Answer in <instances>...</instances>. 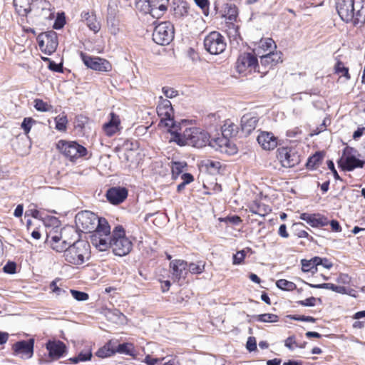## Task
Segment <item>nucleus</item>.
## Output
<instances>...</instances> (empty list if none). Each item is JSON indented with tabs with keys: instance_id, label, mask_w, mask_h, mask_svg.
I'll return each mask as SVG.
<instances>
[{
	"instance_id": "1",
	"label": "nucleus",
	"mask_w": 365,
	"mask_h": 365,
	"mask_svg": "<svg viewBox=\"0 0 365 365\" xmlns=\"http://www.w3.org/2000/svg\"><path fill=\"white\" fill-rule=\"evenodd\" d=\"M76 227L83 232H90L91 242L94 247H103L102 244H106L102 240V235L108 232L109 224L105 218L98 217L90 211H83L76 216Z\"/></svg>"
},
{
	"instance_id": "2",
	"label": "nucleus",
	"mask_w": 365,
	"mask_h": 365,
	"mask_svg": "<svg viewBox=\"0 0 365 365\" xmlns=\"http://www.w3.org/2000/svg\"><path fill=\"white\" fill-rule=\"evenodd\" d=\"M187 120H182L178 128L173 130L170 142H175L180 146L191 145L202 148L209 145L210 136L209 133L197 127H189Z\"/></svg>"
},
{
	"instance_id": "3",
	"label": "nucleus",
	"mask_w": 365,
	"mask_h": 365,
	"mask_svg": "<svg viewBox=\"0 0 365 365\" xmlns=\"http://www.w3.org/2000/svg\"><path fill=\"white\" fill-rule=\"evenodd\" d=\"M102 240L106 244H102L103 247H95L100 252H104L111 248L114 255L118 256H125L132 250L133 243L130 240L125 236V232L120 225L116 226L113 232H110V227L108 226V232L102 235Z\"/></svg>"
},
{
	"instance_id": "4",
	"label": "nucleus",
	"mask_w": 365,
	"mask_h": 365,
	"mask_svg": "<svg viewBox=\"0 0 365 365\" xmlns=\"http://www.w3.org/2000/svg\"><path fill=\"white\" fill-rule=\"evenodd\" d=\"M63 257L69 263L82 264L90 257V245L83 240L76 241L70 245Z\"/></svg>"
},
{
	"instance_id": "5",
	"label": "nucleus",
	"mask_w": 365,
	"mask_h": 365,
	"mask_svg": "<svg viewBox=\"0 0 365 365\" xmlns=\"http://www.w3.org/2000/svg\"><path fill=\"white\" fill-rule=\"evenodd\" d=\"M168 4L169 0H136L135 7L139 11L158 19L165 12Z\"/></svg>"
},
{
	"instance_id": "6",
	"label": "nucleus",
	"mask_w": 365,
	"mask_h": 365,
	"mask_svg": "<svg viewBox=\"0 0 365 365\" xmlns=\"http://www.w3.org/2000/svg\"><path fill=\"white\" fill-rule=\"evenodd\" d=\"M66 230L60 231L57 228H53L47 234V243L51 249L57 252H66L71 242H68L65 236Z\"/></svg>"
},
{
	"instance_id": "7",
	"label": "nucleus",
	"mask_w": 365,
	"mask_h": 365,
	"mask_svg": "<svg viewBox=\"0 0 365 365\" xmlns=\"http://www.w3.org/2000/svg\"><path fill=\"white\" fill-rule=\"evenodd\" d=\"M174 37V28L169 21L161 22L155 27L153 40L159 45H168Z\"/></svg>"
},
{
	"instance_id": "8",
	"label": "nucleus",
	"mask_w": 365,
	"mask_h": 365,
	"mask_svg": "<svg viewBox=\"0 0 365 365\" xmlns=\"http://www.w3.org/2000/svg\"><path fill=\"white\" fill-rule=\"evenodd\" d=\"M365 163L364 160L358 158L356 150L350 147H346L339 161V165L343 170H353L357 168H362Z\"/></svg>"
},
{
	"instance_id": "9",
	"label": "nucleus",
	"mask_w": 365,
	"mask_h": 365,
	"mask_svg": "<svg viewBox=\"0 0 365 365\" xmlns=\"http://www.w3.org/2000/svg\"><path fill=\"white\" fill-rule=\"evenodd\" d=\"M57 148L71 160L85 156L87 153L86 148L74 141L60 140L57 143Z\"/></svg>"
},
{
	"instance_id": "10",
	"label": "nucleus",
	"mask_w": 365,
	"mask_h": 365,
	"mask_svg": "<svg viewBox=\"0 0 365 365\" xmlns=\"http://www.w3.org/2000/svg\"><path fill=\"white\" fill-rule=\"evenodd\" d=\"M81 58L85 66L91 70L99 73H108L112 71L111 63L106 58L89 56L83 53H81Z\"/></svg>"
},
{
	"instance_id": "11",
	"label": "nucleus",
	"mask_w": 365,
	"mask_h": 365,
	"mask_svg": "<svg viewBox=\"0 0 365 365\" xmlns=\"http://www.w3.org/2000/svg\"><path fill=\"white\" fill-rule=\"evenodd\" d=\"M259 68L257 58L249 53L241 54L236 62L237 72L245 76L251 73L252 71H257Z\"/></svg>"
},
{
	"instance_id": "12",
	"label": "nucleus",
	"mask_w": 365,
	"mask_h": 365,
	"mask_svg": "<svg viewBox=\"0 0 365 365\" xmlns=\"http://www.w3.org/2000/svg\"><path fill=\"white\" fill-rule=\"evenodd\" d=\"M204 46L210 53L216 55L224 51L226 43L224 37L220 33L213 31L205 37Z\"/></svg>"
},
{
	"instance_id": "13",
	"label": "nucleus",
	"mask_w": 365,
	"mask_h": 365,
	"mask_svg": "<svg viewBox=\"0 0 365 365\" xmlns=\"http://www.w3.org/2000/svg\"><path fill=\"white\" fill-rule=\"evenodd\" d=\"M38 41L41 51L47 55L53 53L58 46L57 34L53 31L41 34Z\"/></svg>"
},
{
	"instance_id": "14",
	"label": "nucleus",
	"mask_w": 365,
	"mask_h": 365,
	"mask_svg": "<svg viewBox=\"0 0 365 365\" xmlns=\"http://www.w3.org/2000/svg\"><path fill=\"white\" fill-rule=\"evenodd\" d=\"M227 136L222 133L221 136L210 138L209 145L220 153L228 155L236 153L237 150L236 145L230 142Z\"/></svg>"
},
{
	"instance_id": "15",
	"label": "nucleus",
	"mask_w": 365,
	"mask_h": 365,
	"mask_svg": "<svg viewBox=\"0 0 365 365\" xmlns=\"http://www.w3.org/2000/svg\"><path fill=\"white\" fill-rule=\"evenodd\" d=\"M260 63L258 73H266L268 70L272 68L277 64L282 62L281 52L269 51L267 53L259 55Z\"/></svg>"
},
{
	"instance_id": "16",
	"label": "nucleus",
	"mask_w": 365,
	"mask_h": 365,
	"mask_svg": "<svg viewBox=\"0 0 365 365\" xmlns=\"http://www.w3.org/2000/svg\"><path fill=\"white\" fill-rule=\"evenodd\" d=\"M157 112L160 118L159 126L161 128H167L168 131L170 133V136L173 134L175 130L178 128V125H180V122L175 123L173 118L174 112H168V110L160 106H157Z\"/></svg>"
},
{
	"instance_id": "17",
	"label": "nucleus",
	"mask_w": 365,
	"mask_h": 365,
	"mask_svg": "<svg viewBox=\"0 0 365 365\" xmlns=\"http://www.w3.org/2000/svg\"><path fill=\"white\" fill-rule=\"evenodd\" d=\"M277 158L284 168H292L299 163V156L291 148H279L277 150Z\"/></svg>"
},
{
	"instance_id": "18",
	"label": "nucleus",
	"mask_w": 365,
	"mask_h": 365,
	"mask_svg": "<svg viewBox=\"0 0 365 365\" xmlns=\"http://www.w3.org/2000/svg\"><path fill=\"white\" fill-rule=\"evenodd\" d=\"M118 6L115 3L108 4L106 23L109 32L113 35H116L120 31V21L118 18Z\"/></svg>"
},
{
	"instance_id": "19",
	"label": "nucleus",
	"mask_w": 365,
	"mask_h": 365,
	"mask_svg": "<svg viewBox=\"0 0 365 365\" xmlns=\"http://www.w3.org/2000/svg\"><path fill=\"white\" fill-rule=\"evenodd\" d=\"M336 8L344 21L349 22L352 20L354 15V0H336Z\"/></svg>"
},
{
	"instance_id": "20",
	"label": "nucleus",
	"mask_w": 365,
	"mask_h": 365,
	"mask_svg": "<svg viewBox=\"0 0 365 365\" xmlns=\"http://www.w3.org/2000/svg\"><path fill=\"white\" fill-rule=\"evenodd\" d=\"M188 264L187 262L182 259H174L170 263V269L172 277L174 279L179 280L185 279L187 274Z\"/></svg>"
},
{
	"instance_id": "21",
	"label": "nucleus",
	"mask_w": 365,
	"mask_h": 365,
	"mask_svg": "<svg viewBox=\"0 0 365 365\" xmlns=\"http://www.w3.org/2000/svg\"><path fill=\"white\" fill-rule=\"evenodd\" d=\"M33 10L43 19H48L53 17L50 2L46 0H35L33 2Z\"/></svg>"
},
{
	"instance_id": "22",
	"label": "nucleus",
	"mask_w": 365,
	"mask_h": 365,
	"mask_svg": "<svg viewBox=\"0 0 365 365\" xmlns=\"http://www.w3.org/2000/svg\"><path fill=\"white\" fill-rule=\"evenodd\" d=\"M257 140L259 145L266 150H274L278 144L277 138L269 132H261Z\"/></svg>"
},
{
	"instance_id": "23",
	"label": "nucleus",
	"mask_w": 365,
	"mask_h": 365,
	"mask_svg": "<svg viewBox=\"0 0 365 365\" xmlns=\"http://www.w3.org/2000/svg\"><path fill=\"white\" fill-rule=\"evenodd\" d=\"M299 218L313 227H324L329 224L328 219L320 214L302 213Z\"/></svg>"
},
{
	"instance_id": "24",
	"label": "nucleus",
	"mask_w": 365,
	"mask_h": 365,
	"mask_svg": "<svg viewBox=\"0 0 365 365\" xmlns=\"http://www.w3.org/2000/svg\"><path fill=\"white\" fill-rule=\"evenodd\" d=\"M127 195V190L120 187L109 189L106 194L108 200L114 205L122 202L126 198Z\"/></svg>"
},
{
	"instance_id": "25",
	"label": "nucleus",
	"mask_w": 365,
	"mask_h": 365,
	"mask_svg": "<svg viewBox=\"0 0 365 365\" xmlns=\"http://www.w3.org/2000/svg\"><path fill=\"white\" fill-rule=\"evenodd\" d=\"M81 19L94 34H97L100 31L101 25L94 13L83 11L81 14Z\"/></svg>"
},
{
	"instance_id": "26",
	"label": "nucleus",
	"mask_w": 365,
	"mask_h": 365,
	"mask_svg": "<svg viewBox=\"0 0 365 365\" xmlns=\"http://www.w3.org/2000/svg\"><path fill=\"white\" fill-rule=\"evenodd\" d=\"M34 344V339L19 341L14 345V351L30 358L33 355Z\"/></svg>"
},
{
	"instance_id": "27",
	"label": "nucleus",
	"mask_w": 365,
	"mask_h": 365,
	"mask_svg": "<svg viewBox=\"0 0 365 365\" xmlns=\"http://www.w3.org/2000/svg\"><path fill=\"white\" fill-rule=\"evenodd\" d=\"M258 118L250 113L244 115L241 118V129L245 134L249 135L257 126Z\"/></svg>"
},
{
	"instance_id": "28",
	"label": "nucleus",
	"mask_w": 365,
	"mask_h": 365,
	"mask_svg": "<svg viewBox=\"0 0 365 365\" xmlns=\"http://www.w3.org/2000/svg\"><path fill=\"white\" fill-rule=\"evenodd\" d=\"M46 349L51 357L58 359L63 356L66 348L65 344L61 341H50L46 344Z\"/></svg>"
},
{
	"instance_id": "29",
	"label": "nucleus",
	"mask_w": 365,
	"mask_h": 365,
	"mask_svg": "<svg viewBox=\"0 0 365 365\" xmlns=\"http://www.w3.org/2000/svg\"><path fill=\"white\" fill-rule=\"evenodd\" d=\"M110 120L103 125V130L108 136L113 135L119 130L120 118L119 116L113 113L110 114Z\"/></svg>"
},
{
	"instance_id": "30",
	"label": "nucleus",
	"mask_w": 365,
	"mask_h": 365,
	"mask_svg": "<svg viewBox=\"0 0 365 365\" xmlns=\"http://www.w3.org/2000/svg\"><path fill=\"white\" fill-rule=\"evenodd\" d=\"M33 0H14V4L19 15L26 16L33 10Z\"/></svg>"
},
{
	"instance_id": "31",
	"label": "nucleus",
	"mask_w": 365,
	"mask_h": 365,
	"mask_svg": "<svg viewBox=\"0 0 365 365\" xmlns=\"http://www.w3.org/2000/svg\"><path fill=\"white\" fill-rule=\"evenodd\" d=\"M276 47V44L272 38H266L260 40L257 48H256L255 50L257 55L259 56L264 54L267 51H272V50L275 49Z\"/></svg>"
},
{
	"instance_id": "32",
	"label": "nucleus",
	"mask_w": 365,
	"mask_h": 365,
	"mask_svg": "<svg viewBox=\"0 0 365 365\" xmlns=\"http://www.w3.org/2000/svg\"><path fill=\"white\" fill-rule=\"evenodd\" d=\"M250 210L253 214L264 217L271 212V208L259 201H255L250 206Z\"/></svg>"
},
{
	"instance_id": "33",
	"label": "nucleus",
	"mask_w": 365,
	"mask_h": 365,
	"mask_svg": "<svg viewBox=\"0 0 365 365\" xmlns=\"http://www.w3.org/2000/svg\"><path fill=\"white\" fill-rule=\"evenodd\" d=\"M317 261H319L318 257H315L310 260L302 259L301 261L302 271L304 272H314L317 269Z\"/></svg>"
},
{
	"instance_id": "34",
	"label": "nucleus",
	"mask_w": 365,
	"mask_h": 365,
	"mask_svg": "<svg viewBox=\"0 0 365 365\" xmlns=\"http://www.w3.org/2000/svg\"><path fill=\"white\" fill-rule=\"evenodd\" d=\"M324 158V155L322 153H316L314 155L309 158L307 166L309 169L317 168L321 163Z\"/></svg>"
},
{
	"instance_id": "35",
	"label": "nucleus",
	"mask_w": 365,
	"mask_h": 365,
	"mask_svg": "<svg viewBox=\"0 0 365 365\" xmlns=\"http://www.w3.org/2000/svg\"><path fill=\"white\" fill-rule=\"evenodd\" d=\"M276 285L279 289L285 291H292L294 290L297 287L296 284L294 282L284 279L277 280L276 282Z\"/></svg>"
},
{
	"instance_id": "36",
	"label": "nucleus",
	"mask_w": 365,
	"mask_h": 365,
	"mask_svg": "<svg viewBox=\"0 0 365 365\" xmlns=\"http://www.w3.org/2000/svg\"><path fill=\"white\" fill-rule=\"evenodd\" d=\"M334 70L336 73L339 74L340 77L344 76L346 78V80L350 79L349 68L344 66L342 62L338 61L334 66Z\"/></svg>"
},
{
	"instance_id": "37",
	"label": "nucleus",
	"mask_w": 365,
	"mask_h": 365,
	"mask_svg": "<svg viewBox=\"0 0 365 365\" xmlns=\"http://www.w3.org/2000/svg\"><path fill=\"white\" fill-rule=\"evenodd\" d=\"M115 352V351L110 347V343H108L99 349L96 352V355L101 358H106L113 355Z\"/></svg>"
},
{
	"instance_id": "38",
	"label": "nucleus",
	"mask_w": 365,
	"mask_h": 365,
	"mask_svg": "<svg viewBox=\"0 0 365 365\" xmlns=\"http://www.w3.org/2000/svg\"><path fill=\"white\" fill-rule=\"evenodd\" d=\"M34 108L41 112H48L52 110V106L41 99L34 100Z\"/></svg>"
},
{
	"instance_id": "39",
	"label": "nucleus",
	"mask_w": 365,
	"mask_h": 365,
	"mask_svg": "<svg viewBox=\"0 0 365 365\" xmlns=\"http://www.w3.org/2000/svg\"><path fill=\"white\" fill-rule=\"evenodd\" d=\"M56 129L59 131H65L67 128L68 120L65 115H58L54 119Z\"/></svg>"
},
{
	"instance_id": "40",
	"label": "nucleus",
	"mask_w": 365,
	"mask_h": 365,
	"mask_svg": "<svg viewBox=\"0 0 365 365\" xmlns=\"http://www.w3.org/2000/svg\"><path fill=\"white\" fill-rule=\"evenodd\" d=\"M205 264L202 262L197 263H190L187 267V272L192 274H200L204 271Z\"/></svg>"
},
{
	"instance_id": "41",
	"label": "nucleus",
	"mask_w": 365,
	"mask_h": 365,
	"mask_svg": "<svg viewBox=\"0 0 365 365\" xmlns=\"http://www.w3.org/2000/svg\"><path fill=\"white\" fill-rule=\"evenodd\" d=\"M92 356L91 350L88 349L86 351L81 352L77 357L71 358L73 363L77 364L78 361H86L90 360Z\"/></svg>"
},
{
	"instance_id": "42",
	"label": "nucleus",
	"mask_w": 365,
	"mask_h": 365,
	"mask_svg": "<svg viewBox=\"0 0 365 365\" xmlns=\"http://www.w3.org/2000/svg\"><path fill=\"white\" fill-rule=\"evenodd\" d=\"M278 319V316L274 314H262L257 316V320L261 322H276Z\"/></svg>"
},
{
	"instance_id": "43",
	"label": "nucleus",
	"mask_w": 365,
	"mask_h": 365,
	"mask_svg": "<svg viewBox=\"0 0 365 365\" xmlns=\"http://www.w3.org/2000/svg\"><path fill=\"white\" fill-rule=\"evenodd\" d=\"M237 16V10L235 6H230L227 7V11H225L224 17L226 20L229 21V23L232 24L233 21H235Z\"/></svg>"
},
{
	"instance_id": "44",
	"label": "nucleus",
	"mask_w": 365,
	"mask_h": 365,
	"mask_svg": "<svg viewBox=\"0 0 365 365\" xmlns=\"http://www.w3.org/2000/svg\"><path fill=\"white\" fill-rule=\"evenodd\" d=\"M185 165L186 163L184 162H173L171 165L173 176L178 177L182 172Z\"/></svg>"
},
{
	"instance_id": "45",
	"label": "nucleus",
	"mask_w": 365,
	"mask_h": 365,
	"mask_svg": "<svg viewBox=\"0 0 365 365\" xmlns=\"http://www.w3.org/2000/svg\"><path fill=\"white\" fill-rule=\"evenodd\" d=\"M237 126L232 122L227 121L222 126V133L226 135H232L237 132Z\"/></svg>"
},
{
	"instance_id": "46",
	"label": "nucleus",
	"mask_w": 365,
	"mask_h": 365,
	"mask_svg": "<svg viewBox=\"0 0 365 365\" xmlns=\"http://www.w3.org/2000/svg\"><path fill=\"white\" fill-rule=\"evenodd\" d=\"M134 348L133 345L130 343H124L119 344L116 349V351L122 354H126L129 355H132L133 352Z\"/></svg>"
},
{
	"instance_id": "47",
	"label": "nucleus",
	"mask_w": 365,
	"mask_h": 365,
	"mask_svg": "<svg viewBox=\"0 0 365 365\" xmlns=\"http://www.w3.org/2000/svg\"><path fill=\"white\" fill-rule=\"evenodd\" d=\"M36 123V121L31 118H25L21 123V128L24 130L25 134H28L32 125Z\"/></svg>"
},
{
	"instance_id": "48",
	"label": "nucleus",
	"mask_w": 365,
	"mask_h": 365,
	"mask_svg": "<svg viewBox=\"0 0 365 365\" xmlns=\"http://www.w3.org/2000/svg\"><path fill=\"white\" fill-rule=\"evenodd\" d=\"M72 297L78 301H86L88 299V294L83 292L71 289Z\"/></svg>"
},
{
	"instance_id": "49",
	"label": "nucleus",
	"mask_w": 365,
	"mask_h": 365,
	"mask_svg": "<svg viewBox=\"0 0 365 365\" xmlns=\"http://www.w3.org/2000/svg\"><path fill=\"white\" fill-rule=\"evenodd\" d=\"M162 91L168 98H173L178 95V92L176 90L170 87H163Z\"/></svg>"
},
{
	"instance_id": "50",
	"label": "nucleus",
	"mask_w": 365,
	"mask_h": 365,
	"mask_svg": "<svg viewBox=\"0 0 365 365\" xmlns=\"http://www.w3.org/2000/svg\"><path fill=\"white\" fill-rule=\"evenodd\" d=\"M245 255L244 250L238 251L233 255V264L235 265L240 264L244 261Z\"/></svg>"
},
{
	"instance_id": "51",
	"label": "nucleus",
	"mask_w": 365,
	"mask_h": 365,
	"mask_svg": "<svg viewBox=\"0 0 365 365\" xmlns=\"http://www.w3.org/2000/svg\"><path fill=\"white\" fill-rule=\"evenodd\" d=\"M158 106L168 110V112H173V109L170 101L166 98H163V97H160V100H159Z\"/></svg>"
},
{
	"instance_id": "52",
	"label": "nucleus",
	"mask_w": 365,
	"mask_h": 365,
	"mask_svg": "<svg viewBox=\"0 0 365 365\" xmlns=\"http://www.w3.org/2000/svg\"><path fill=\"white\" fill-rule=\"evenodd\" d=\"M205 165L211 172L217 171L218 169L220 168V163L212 160H207L205 163Z\"/></svg>"
},
{
	"instance_id": "53",
	"label": "nucleus",
	"mask_w": 365,
	"mask_h": 365,
	"mask_svg": "<svg viewBox=\"0 0 365 365\" xmlns=\"http://www.w3.org/2000/svg\"><path fill=\"white\" fill-rule=\"evenodd\" d=\"M246 346L250 351H255L257 349L255 338L252 336L249 337L247 341Z\"/></svg>"
},
{
	"instance_id": "54",
	"label": "nucleus",
	"mask_w": 365,
	"mask_h": 365,
	"mask_svg": "<svg viewBox=\"0 0 365 365\" xmlns=\"http://www.w3.org/2000/svg\"><path fill=\"white\" fill-rule=\"evenodd\" d=\"M144 361L147 364V365H162L161 359L151 358L150 356H147Z\"/></svg>"
},
{
	"instance_id": "55",
	"label": "nucleus",
	"mask_w": 365,
	"mask_h": 365,
	"mask_svg": "<svg viewBox=\"0 0 365 365\" xmlns=\"http://www.w3.org/2000/svg\"><path fill=\"white\" fill-rule=\"evenodd\" d=\"M318 259L319 261H317V266L322 265L324 268L330 269L332 267V263L326 258H321L318 257Z\"/></svg>"
},
{
	"instance_id": "56",
	"label": "nucleus",
	"mask_w": 365,
	"mask_h": 365,
	"mask_svg": "<svg viewBox=\"0 0 365 365\" xmlns=\"http://www.w3.org/2000/svg\"><path fill=\"white\" fill-rule=\"evenodd\" d=\"M316 298L312 297L299 302V304L305 307H314L315 305Z\"/></svg>"
},
{
	"instance_id": "57",
	"label": "nucleus",
	"mask_w": 365,
	"mask_h": 365,
	"mask_svg": "<svg viewBox=\"0 0 365 365\" xmlns=\"http://www.w3.org/2000/svg\"><path fill=\"white\" fill-rule=\"evenodd\" d=\"M311 287L317 288V289H331L334 290V284L331 283H324V284H310Z\"/></svg>"
},
{
	"instance_id": "58",
	"label": "nucleus",
	"mask_w": 365,
	"mask_h": 365,
	"mask_svg": "<svg viewBox=\"0 0 365 365\" xmlns=\"http://www.w3.org/2000/svg\"><path fill=\"white\" fill-rule=\"evenodd\" d=\"M50 288L51 289L52 292L56 294L57 295H61L63 293L66 292L65 290L61 289L57 286L56 282L55 281L51 282Z\"/></svg>"
},
{
	"instance_id": "59",
	"label": "nucleus",
	"mask_w": 365,
	"mask_h": 365,
	"mask_svg": "<svg viewBox=\"0 0 365 365\" xmlns=\"http://www.w3.org/2000/svg\"><path fill=\"white\" fill-rule=\"evenodd\" d=\"M295 344L296 341L294 336H289L285 341V346L291 350L294 349Z\"/></svg>"
},
{
	"instance_id": "60",
	"label": "nucleus",
	"mask_w": 365,
	"mask_h": 365,
	"mask_svg": "<svg viewBox=\"0 0 365 365\" xmlns=\"http://www.w3.org/2000/svg\"><path fill=\"white\" fill-rule=\"evenodd\" d=\"M16 265L14 263H8L4 267V271L9 274L15 272Z\"/></svg>"
},
{
	"instance_id": "61",
	"label": "nucleus",
	"mask_w": 365,
	"mask_h": 365,
	"mask_svg": "<svg viewBox=\"0 0 365 365\" xmlns=\"http://www.w3.org/2000/svg\"><path fill=\"white\" fill-rule=\"evenodd\" d=\"M222 220L225 222H228L235 224V225H237L241 222L240 217L238 216L228 217Z\"/></svg>"
},
{
	"instance_id": "62",
	"label": "nucleus",
	"mask_w": 365,
	"mask_h": 365,
	"mask_svg": "<svg viewBox=\"0 0 365 365\" xmlns=\"http://www.w3.org/2000/svg\"><path fill=\"white\" fill-rule=\"evenodd\" d=\"M181 178L182 180V182L187 185L193 181V177L190 173L182 174Z\"/></svg>"
},
{
	"instance_id": "63",
	"label": "nucleus",
	"mask_w": 365,
	"mask_h": 365,
	"mask_svg": "<svg viewBox=\"0 0 365 365\" xmlns=\"http://www.w3.org/2000/svg\"><path fill=\"white\" fill-rule=\"evenodd\" d=\"M279 235L284 238H287L289 237V234L287 232V227L285 225H281L279 226Z\"/></svg>"
},
{
	"instance_id": "64",
	"label": "nucleus",
	"mask_w": 365,
	"mask_h": 365,
	"mask_svg": "<svg viewBox=\"0 0 365 365\" xmlns=\"http://www.w3.org/2000/svg\"><path fill=\"white\" fill-rule=\"evenodd\" d=\"M336 281L339 283L349 284V277L347 274H341L338 277Z\"/></svg>"
}]
</instances>
